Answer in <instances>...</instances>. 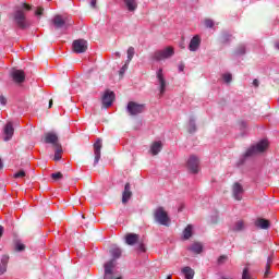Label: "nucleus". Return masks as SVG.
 <instances>
[{
    "label": "nucleus",
    "mask_w": 279,
    "mask_h": 279,
    "mask_svg": "<svg viewBox=\"0 0 279 279\" xmlns=\"http://www.w3.org/2000/svg\"><path fill=\"white\" fill-rule=\"evenodd\" d=\"M72 49L74 53H85L86 49H88V43L84 39H76L72 44Z\"/></svg>",
    "instance_id": "nucleus-9"
},
{
    "label": "nucleus",
    "mask_w": 279,
    "mask_h": 279,
    "mask_svg": "<svg viewBox=\"0 0 279 279\" xmlns=\"http://www.w3.org/2000/svg\"><path fill=\"white\" fill-rule=\"evenodd\" d=\"M226 260H228V256L221 255V256L218 258V264H219V265H223V263H226Z\"/></svg>",
    "instance_id": "nucleus-38"
},
{
    "label": "nucleus",
    "mask_w": 279,
    "mask_h": 279,
    "mask_svg": "<svg viewBox=\"0 0 279 279\" xmlns=\"http://www.w3.org/2000/svg\"><path fill=\"white\" fill-rule=\"evenodd\" d=\"M204 25H205V27L213 28V27H215V22L211 19H206L204 21Z\"/></svg>",
    "instance_id": "nucleus-32"
},
{
    "label": "nucleus",
    "mask_w": 279,
    "mask_h": 279,
    "mask_svg": "<svg viewBox=\"0 0 279 279\" xmlns=\"http://www.w3.org/2000/svg\"><path fill=\"white\" fill-rule=\"evenodd\" d=\"M241 125L242 128H246L247 124L245 122H242Z\"/></svg>",
    "instance_id": "nucleus-54"
},
{
    "label": "nucleus",
    "mask_w": 279,
    "mask_h": 279,
    "mask_svg": "<svg viewBox=\"0 0 279 279\" xmlns=\"http://www.w3.org/2000/svg\"><path fill=\"white\" fill-rule=\"evenodd\" d=\"M126 111L131 114V117H136V114H142V112H145V105L130 101L126 106Z\"/></svg>",
    "instance_id": "nucleus-7"
},
{
    "label": "nucleus",
    "mask_w": 279,
    "mask_h": 279,
    "mask_svg": "<svg viewBox=\"0 0 279 279\" xmlns=\"http://www.w3.org/2000/svg\"><path fill=\"white\" fill-rule=\"evenodd\" d=\"M1 167H3V163H1V160H0V169H1Z\"/></svg>",
    "instance_id": "nucleus-56"
},
{
    "label": "nucleus",
    "mask_w": 279,
    "mask_h": 279,
    "mask_svg": "<svg viewBox=\"0 0 279 279\" xmlns=\"http://www.w3.org/2000/svg\"><path fill=\"white\" fill-rule=\"evenodd\" d=\"M256 228H260V230H268L270 223L269 220L265 218H259L255 221Z\"/></svg>",
    "instance_id": "nucleus-23"
},
{
    "label": "nucleus",
    "mask_w": 279,
    "mask_h": 279,
    "mask_svg": "<svg viewBox=\"0 0 279 279\" xmlns=\"http://www.w3.org/2000/svg\"><path fill=\"white\" fill-rule=\"evenodd\" d=\"M52 25H54L56 29H66V27H71V25H73V21L66 16L54 15L52 19Z\"/></svg>",
    "instance_id": "nucleus-4"
},
{
    "label": "nucleus",
    "mask_w": 279,
    "mask_h": 279,
    "mask_svg": "<svg viewBox=\"0 0 279 279\" xmlns=\"http://www.w3.org/2000/svg\"><path fill=\"white\" fill-rule=\"evenodd\" d=\"M258 84H259L258 80L255 78L253 81V86H255V88H258Z\"/></svg>",
    "instance_id": "nucleus-47"
},
{
    "label": "nucleus",
    "mask_w": 279,
    "mask_h": 279,
    "mask_svg": "<svg viewBox=\"0 0 279 279\" xmlns=\"http://www.w3.org/2000/svg\"><path fill=\"white\" fill-rule=\"evenodd\" d=\"M101 147H104L101 138H97L96 143H94V167L99 165V160H101Z\"/></svg>",
    "instance_id": "nucleus-10"
},
{
    "label": "nucleus",
    "mask_w": 279,
    "mask_h": 279,
    "mask_svg": "<svg viewBox=\"0 0 279 279\" xmlns=\"http://www.w3.org/2000/svg\"><path fill=\"white\" fill-rule=\"evenodd\" d=\"M232 193L234 199L241 202V199H243V185H241V183H234L232 187Z\"/></svg>",
    "instance_id": "nucleus-14"
},
{
    "label": "nucleus",
    "mask_w": 279,
    "mask_h": 279,
    "mask_svg": "<svg viewBox=\"0 0 279 279\" xmlns=\"http://www.w3.org/2000/svg\"><path fill=\"white\" fill-rule=\"evenodd\" d=\"M275 47H276V49H279V43H277V44L275 45Z\"/></svg>",
    "instance_id": "nucleus-55"
},
{
    "label": "nucleus",
    "mask_w": 279,
    "mask_h": 279,
    "mask_svg": "<svg viewBox=\"0 0 279 279\" xmlns=\"http://www.w3.org/2000/svg\"><path fill=\"white\" fill-rule=\"evenodd\" d=\"M269 147V141L267 140H262L258 142L256 145L251 146L244 157L250 158L252 156H256V154H263L264 151H267V148Z\"/></svg>",
    "instance_id": "nucleus-3"
},
{
    "label": "nucleus",
    "mask_w": 279,
    "mask_h": 279,
    "mask_svg": "<svg viewBox=\"0 0 279 279\" xmlns=\"http://www.w3.org/2000/svg\"><path fill=\"white\" fill-rule=\"evenodd\" d=\"M61 159H62V156L58 155V153H54L53 160L58 161V160H61Z\"/></svg>",
    "instance_id": "nucleus-45"
},
{
    "label": "nucleus",
    "mask_w": 279,
    "mask_h": 279,
    "mask_svg": "<svg viewBox=\"0 0 279 279\" xmlns=\"http://www.w3.org/2000/svg\"><path fill=\"white\" fill-rule=\"evenodd\" d=\"M25 175H26L25 170H20L19 172L13 174V178L21 179V178H25Z\"/></svg>",
    "instance_id": "nucleus-34"
},
{
    "label": "nucleus",
    "mask_w": 279,
    "mask_h": 279,
    "mask_svg": "<svg viewBox=\"0 0 279 279\" xmlns=\"http://www.w3.org/2000/svg\"><path fill=\"white\" fill-rule=\"evenodd\" d=\"M157 84L159 86L160 96L165 95L167 90V80H165V73H162V69L157 71Z\"/></svg>",
    "instance_id": "nucleus-11"
},
{
    "label": "nucleus",
    "mask_w": 279,
    "mask_h": 279,
    "mask_svg": "<svg viewBox=\"0 0 279 279\" xmlns=\"http://www.w3.org/2000/svg\"><path fill=\"white\" fill-rule=\"evenodd\" d=\"M167 279H171V276H168Z\"/></svg>",
    "instance_id": "nucleus-57"
},
{
    "label": "nucleus",
    "mask_w": 279,
    "mask_h": 279,
    "mask_svg": "<svg viewBox=\"0 0 279 279\" xmlns=\"http://www.w3.org/2000/svg\"><path fill=\"white\" fill-rule=\"evenodd\" d=\"M52 180H62L61 172L52 173L51 174Z\"/></svg>",
    "instance_id": "nucleus-37"
},
{
    "label": "nucleus",
    "mask_w": 279,
    "mask_h": 279,
    "mask_svg": "<svg viewBox=\"0 0 279 279\" xmlns=\"http://www.w3.org/2000/svg\"><path fill=\"white\" fill-rule=\"evenodd\" d=\"M187 132H190V134H193V133L197 132V126L195 124V118L190 119L189 126H187Z\"/></svg>",
    "instance_id": "nucleus-27"
},
{
    "label": "nucleus",
    "mask_w": 279,
    "mask_h": 279,
    "mask_svg": "<svg viewBox=\"0 0 279 279\" xmlns=\"http://www.w3.org/2000/svg\"><path fill=\"white\" fill-rule=\"evenodd\" d=\"M122 1L129 12H135V10L138 8L137 0H122Z\"/></svg>",
    "instance_id": "nucleus-20"
},
{
    "label": "nucleus",
    "mask_w": 279,
    "mask_h": 279,
    "mask_svg": "<svg viewBox=\"0 0 279 279\" xmlns=\"http://www.w3.org/2000/svg\"><path fill=\"white\" fill-rule=\"evenodd\" d=\"M3 141L8 143V141H12V137L14 136V124L12 122H8L3 128Z\"/></svg>",
    "instance_id": "nucleus-12"
},
{
    "label": "nucleus",
    "mask_w": 279,
    "mask_h": 279,
    "mask_svg": "<svg viewBox=\"0 0 279 279\" xmlns=\"http://www.w3.org/2000/svg\"><path fill=\"white\" fill-rule=\"evenodd\" d=\"M230 38H231V36H229V35H223L222 41H223V43H228V40H230Z\"/></svg>",
    "instance_id": "nucleus-44"
},
{
    "label": "nucleus",
    "mask_w": 279,
    "mask_h": 279,
    "mask_svg": "<svg viewBox=\"0 0 279 279\" xmlns=\"http://www.w3.org/2000/svg\"><path fill=\"white\" fill-rule=\"evenodd\" d=\"M113 101H114V93L113 92L105 93V95L102 97V106H104V108H110V106H112Z\"/></svg>",
    "instance_id": "nucleus-17"
},
{
    "label": "nucleus",
    "mask_w": 279,
    "mask_h": 279,
    "mask_svg": "<svg viewBox=\"0 0 279 279\" xmlns=\"http://www.w3.org/2000/svg\"><path fill=\"white\" fill-rule=\"evenodd\" d=\"M109 253L112 259L105 264L104 279H112V274H114V267H117V260L121 257L123 251L119 246L113 245L110 248Z\"/></svg>",
    "instance_id": "nucleus-1"
},
{
    "label": "nucleus",
    "mask_w": 279,
    "mask_h": 279,
    "mask_svg": "<svg viewBox=\"0 0 279 279\" xmlns=\"http://www.w3.org/2000/svg\"><path fill=\"white\" fill-rule=\"evenodd\" d=\"M5 271H8V268L5 267V265L0 266V276H3Z\"/></svg>",
    "instance_id": "nucleus-42"
},
{
    "label": "nucleus",
    "mask_w": 279,
    "mask_h": 279,
    "mask_svg": "<svg viewBox=\"0 0 279 279\" xmlns=\"http://www.w3.org/2000/svg\"><path fill=\"white\" fill-rule=\"evenodd\" d=\"M181 275H183V277L185 279H194L195 270L193 268H191L190 266H185L181 269Z\"/></svg>",
    "instance_id": "nucleus-19"
},
{
    "label": "nucleus",
    "mask_w": 279,
    "mask_h": 279,
    "mask_svg": "<svg viewBox=\"0 0 279 279\" xmlns=\"http://www.w3.org/2000/svg\"><path fill=\"white\" fill-rule=\"evenodd\" d=\"M45 143L48 145H53L54 147H58V134L53 132H48L45 134Z\"/></svg>",
    "instance_id": "nucleus-16"
},
{
    "label": "nucleus",
    "mask_w": 279,
    "mask_h": 279,
    "mask_svg": "<svg viewBox=\"0 0 279 279\" xmlns=\"http://www.w3.org/2000/svg\"><path fill=\"white\" fill-rule=\"evenodd\" d=\"M131 198H132V187L130 183H126L124 185V191L122 193V204L129 203Z\"/></svg>",
    "instance_id": "nucleus-18"
},
{
    "label": "nucleus",
    "mask_w": 279,
    "mask_h": 279,
    "mask_svg": "<svg viewBox=\"0 0 279 279\" xmlns=\"http://www.w3.org/2000/svg\"><path fill=\"white\" fill-rule=\"evenodd\" d=\"M51 106H53V100L49 101V108H51Z\"/></svg>",
    "instance_id": "nucleus-53"
},
{
    "label": "nucleus",
    "mask_w": 279,
    "mask_h": 279,
    "mask_svg": "<svg viewBox=\"0 0 279 279\" xmlns=\"http://www.w3.org/2000/svg\"><path fill=\"white\" fill-rule=\"evenodd\" d=\"M190 252H193V254H202V251L204 250V247L202 246V243L196 242L194 244H192L189 247Z\"/></svg>",
    "instance_id": "nucleus-26"
},
{
    "label": "nucleus",
    "mask_w": 279,
    "mask_h": 279,
    "mask_svg": "<svg viewBox=\"0 0 279 279\" xmlns=\"http://www.w3.org/2000/svg\"><path fill=\"white\" fill-rule=\"evenodd\" d=\"M113 56H114L116 58H121V52H116V53H113Z\"/></svg>",
    "instance_id": "nucleus-50"
},
{
    "label": "nucleus",
    "mask_w": 279,
    "mask_h": 279,
    "mask_svg": "<svg viewBox=\"0 0 279 279\" xmlns=\"http://www.w3.org/2000/svg\"><path fill=\"white\" fill-rule=\"evenodd\" d=\"M138 234L136 233H129L125 235V243L126 245H136L138 243Z\"/></svg>",
    "instance_id": "nucleus-21"
},
{
    "label": "nucleus",
    "mask_w": 279,
    "mask_h": 279,
    "mask_svg": "<svg viewBox=\"0 0 279 279\" xmlns=\"http://www.w3.org/2000/svg\"><path fill=\"white\" fill-rule=\"evenodd\" d=\"M193 236V225H187L186 228L183 230V239L184 241H189Z\"/></svg>",
    "instance_id": "nucleus-25"
},
{
    "label": "nucleus",
    "mask_w": 279,
    "mask_h": 279,
    "mask_svg": "<svg viewBox=\"0 0 279 279\" xmlns=\"http://www.w3.org/2000/svg\"><path fill=\"white\" fill-rule=\"evenodd\" d=\"M271 263H274V259L271 257H268L267 264H266L265 277L269 276V267L271 266Z\"/></svg>",
    "instance_id": "nucleus-31"
},
{
    "label": "nucleus",
    "mask_w": 279,
    "mask_h": 279,
    "mask_svg": "<svg viewBox=\"0 0 279 279\" xmlns=\"http://www.w3.org/2000/svg\"><path fill=\"white\" fill-rule=\"evenodd\" d=\"M155 221L160 226H169V215L165 211V208L158 207L154 214Z\"/></svg>",
    "instance_id": "nucleus-6"
},
{
    "label": "nucleus",
    "mask_w": 279,
    "mask_h": 279,
    "mask_svg": "<svg viewBox=\"0 0 279 279\" xmlns=\"http://www.w3.org/2000/svg\"><path fill=\"white\" fill-rule=\"evenodd\" d=\"M174 51L173 48L167 47L161 50H157L153 53L151 59L156 62H162V60H168V58H171L173 56Z\"/></svg>",
    "instance_id": "nucleus-5"
},
{
    "label": "nucleus",
    "mask_w": 279,
    "mask_h": 279,
    "mask_svg": "<svg viewBox=\"0 0 279 279\" xmlns=\"http://www.w3.org/2000/svg\"><path fill=\"white\" fill-rule=\"evenodd\" d=\"M43 12H45V9H43V8H37V10L35 11V15L36 16H43Z\"/></svg>",
    "instance_id": "nucleus-40"
},
{
    "label": "nucleus",
    "mask_w": 279,
    "mask_h": 279,
    "mask_svg": "<svg viewBox=\"0 0 279 279\" xmlns=\"http://www.w3.org/2000/svg\"><path fill=\"white\" fill-rule=\"evenodd\" d=\"M186 167L191 173L199 172V158L195 155H191L186 161Z\"/></svg>",
    "instance_id": "nucleus-8"
},
{
    "label": "nucleus",
    "mask_w": 279,
    "mask_h": 279,
    "mask_svg": "<svg viewBox=\"0 0 279 279\" xmlns=\"http://www.w3.org/2000/svg\"><path fill=\"white\" fill-rule=\"evenodd\" d=\"M13 21L20 29H27V27H29V21H27L24 9L15 10L13 13Z\"/></svg>",
    "instance_id": "nucleus-2"
},
{
    "label": "nucleus",
    "mask_w": 279,
    "mask_h": 279,
    "mask_svg": "<svg viewBox=\"0 0 279 279\" xmlns=\"http://www.w3.org/2000/svg\"><path fill=\"white\" fill-rule=\"evenodd\" d=\"M0 236H3V227H0Z\"/></svg>",
    "instance_id": "nucleus-52"
},
{
    "label": "nucleus",
    "mask_w": 279,
    "mask_h": 279,
    "mask_svg": "<svg viewBox=\"0 0 279 279\" xmlns=\"http://www.w3.org/2000/svg\"><path fill=\"white\" fill-rule=\"evenodd\" d=\"M23 8H24V10H31V8L28 7V4H23Z\"/></svg>",
    "instance_id": "nucleus-51"
},
{
    "label": "nucleus",
    "mask_w": 279,
    "mask_h": 279,
    "mask_svg": "<svg viewBox=\"0 0 279 279\" xmlns=\"http://www.w3.org/2000/svg\"><path fill=\"white\" fill-rule=\"evenodd\" d=\"M56 147H57V149H56L54 154L61 155L62 154V146H60V144H58V146H56Z\"/></svg>",
    "instance_id": "nucleus-43"
},
{
    "label": "nucleus",
    "mask_w": 279,
    "mask_h": 279,
    "mask_svg": "<svg viewBox=\"0 0 279 279\" xmlns=\"http://www.w3.org/2000/svg\"><path fill=\"white\" fill-rule=\"evenodd\" d=\"M0 104L1 106H5V104H8V99L5 98V96L3 95L0 96Z\"/></svg>",
    "instance_id": "nucleus-41"
},
{
    "label": "nucleus",
    "mask_w": 279,
    "mask_h": 279,
    "mask_svg": "<svg viewBox=\"0 0 279 279\" xmlns=\"http://www.w3.org/2000/svg\"><path fill=\"white\" fill-rule=\"evenodd\" d=\"M245 53V46H240L238 49H236V54L238 56H244Z\"/></svg>",
    "instance_id": "nucleus-35"
},
{
    "label": "nucleus",
    "mask_w": 279,
    "mask_h": 279,
    "mask_svg": "<svg viewBox=\"0 0 279 279\" xmlns=\"http://www.w3.org/2000/svg\"><path fill=\"white\" fill-rule=\"evenodd\" d=\"M233 232H243L245 230V222L243 220H238L231 228Z\"/></svg>",
    "instance_id": "nucleus-24"
},
{
    "label": "nucleus",
    "mask_w": 279,
    "mask_h": 279,
    "mask_svg": "<svg viewBox=\"0 0 279 279\" xmlns=\"http://www.w3.org/2000/svg\"><path fill=\"white\" fill-rule=\"evenodd\" d=\"M11 76L13 82H15L16 84H23V82H25V72H23L22 70H13L11 72Z\"/></svg>",
    "instance_id": "nucleus-13"
},
{
    "label": "nucleus",
    "mask_w": 279,
    "mask_h": 279,
    "mask_svg": "<svg viewBox=\"0 0 279 279\" xmlns=\"http://www.w3.org/2000/svg\"><path fill=\"white\" fill-rule=\"evenodd\" d=\"M202 45V37L199 35H195L189 44V50L190 51H197Z\"/></svg>",
    "instance_id": "nucleus-15"
},
{
    "label": "nucleus",
    "mask_w": 279,
    "mask_h": 279,
    "mask_svg": "<svg viewBox=\"0 0 279 279\" xmlns=\"http://www.w3.org/2000/svg\"><path fill=\"white\" fill-rule=\"evenodd\" d=\"M130 63H125L121 69H120V71H119V73H120V75H124L125 74V72L128 71V65H129Z\"/></svg>",
    "instance_id": "nucleus-36"
},
{
    "label": "nucleus",
    "mask_w": 279,
    "mask_h": 279,
    "mask_svg": "<svg viewBox=\"0 0 279 279\" xmlns=\"http://www.w3.org/2000/svg\"><path fill=\"white\" fill-rule=\"evenodd\" d=\"M242 279H256L250 274V269L245 267L242 272Z\"/></svg>",
    "instance_id": "nucleus-30"
},
{
    "label": "nucleus",
    "mask_w": 279,
    "mask_h": 279,
    "mask_svg": "<svg viewBox=\"0 0 279 279\" xmlns=\"http://www.w3.org/2000/svg\"><path fill=\"white\" fill-rule=\"evenodd\" d=\"M90 7L92 8H97V0H92L90 1Z\"/></svg>",
    "instance_id": "nucleus-46"
},
{
    "label": "nucleus",
    "mask_w": 279,
    "mask_h": 279,
    "mask_svg": "<svg viewBox=\"0 0 279 279\" xmlns=\"http://www.w3.org/2000/svg\"><path fill=\"white\" fill-rule=\"evenodd\" d=\"M162 151V142H155L150 146V154L153 156H158Z\"/></svg>",
    "instance_id": "nucleus-22"
},
{
    "label": "nucleus",
    "mask_w": 279,
    "mask_h": 279,
    "mask_svg": "<svg viewBox=\"0 0 279 279\" xmlns=\"http://www.w3.org/2000/svg\"><path fill=\"white\" fill-rule=\"evenodd\" d=\"M128 64H130V62H132V58H134V53H135V50H134V47H129L128 49Z\"/></svg>",
    "instance_id": "nucleus-29"
},
{
    "label": "nucleus",
    "mask_w": 279,
    "mask_h": 279,
    "mask_svg": "<svg viewBox=\"0 0 279 279\" xmlns=\"http://www.w3.org/2000/svg\"><path fill=\"white\" fill-rule=\"evenodd\" d=\"M14 250H15V252H24L25 244H23V242H21V240H15L14 241Z\"/></svg>",
    "instance_id": "nucleus-28"
},
{
    "label": "nucleus",
    "mask_w": 279,
    "mask_h": 279,
    "mask_svg": "<svg viewBox=\"0 0 279 279\" xmlns=\"http://www.w3.org/2000/svg\"><path fill=\"white\" fill-rule=\"evenodd\" d=\"M179 71H180V73H182V71H184V64L183 63L179 64Z\"/></svg>",
    "instance_id": "nucleus-48"
},
{
    "label": "nucleus",
    "mask_w": 279,
    "mask_h": 279,
    "mask_svg": "<svg viewBox=\"0 0 279 279\" xmlns=\"http://www.w3.org/2000/svg\"><path fill=\"white\" fill-rule=\"evenodd\" d=\"M8 258H9V257L5 256V255L2 257V264H3V265H5V263H8Z\"/></svg>",
    "instance_id": "nucleus-49"
},
{
    "label": "nucleus",
    "mask_w": 279,
    "mask_h": 279,
    "mask_svg": "<svg viewBox=\"0 0 279 279\" xmlns=\"http://www.w3.org/2000/svg\"><path fill=\"white\" fill-rule=\"evenodd\" d=\"M222 80L227 83L230 84V82H232V74L230 73H226L222 75Z\"/></svg>",
    "instance_id": "nucleus-33"
},
{
    "label": "nucleus",
    "mask_w": 279,
    "mask_h": 279,
    "mask_svg": "<svg viewBox=\"0 0 279 279\" xmlns=\"http://www.w3.org/2000/svg\"><path fill=\"white\" fill-rule=\"evenodd\" d=\"M137 250L141 253L147 252V248L145 247V244H143V243L138 244Z\"/></svg>",
    "instance_id": "nucleus-39"
}]
</instances>
